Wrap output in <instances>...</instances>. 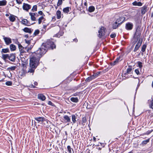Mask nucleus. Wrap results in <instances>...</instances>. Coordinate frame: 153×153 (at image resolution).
<instances>
[{"label":"nucleus","mask_w":153,"mask_h":153,"mask_svg":"<svg viewBox=\"0 0 153 153\" xmlns=\"http://www.w3.org/2000/svg\"><path fill=\"white\" fill-rule=\"evenodd\" d=\"M39 52L37 51L36 54L33 52L32 53L30 57V66L27 71V73H31L33 75L35 69L39 63V61L41 57V54H38Z\"/></svg>","instance_id":"nucleus-1"},{"label":"nucleus","mask_w":153,"mask_h":153,"mask_svg":"<svg viewBox=\"0 0 153 153\" xmlns=\"http://www.w3.org/2000/svg\"><path fill=\"white\" fill-rule=\"evenodd\" d=\"M56 47V45L52 41V39H49L47 40L45 43L43 44L41 47L34 52L36 54V52L39 51V53H38V54H41L42 57L47 52L48 49L52 50L54 48H55Z\"/></svg>","instance_id":"nucleus-2"},{"label":"nucleus","mask_w":153,"mask_h":153,"mask_svg":"<svg viewBox=\"0 0 153 153\" xmlns=\"http://www.w3.org/2000/svg\"><path fill=\"white\" fill-rule=\"evenodd\" d=\"M141 34V33L137 30L134 36V39L135 40L134 41L135 42L134 44H135L140 39H141L140 38Z\"/></svg>","instance_id":"nucleus-3"},{"label":"nucleus","mask_w":153,"mask_h":153,"mask_svg":"<svg viewBox=\"0 0 153 153\" xmlns=\"http://www.w3.org/2000/svg\"><path fill=\"white\" fill-rule=\"evenodd\" d=\"M143 41L142 39H139L137 42L136 45H135V47L134 49V52H136L139 48L140 47L142 44Z\"/></svg>","instance_id":"nucleus-4"},{"label":"nucleus","mask_w":153,"mask_h":153,"mask_svg":"<svg viewBox=\"0 0 153 153\" xmlns=\"http://www.w3.org/2000/svg\"><path fill=\"white\" fill-rule=\"evenodd\" d=\"M98 36L100 37H101L105 35V30L104 27H102L98 31Z\"/></svg>","instance_id":"nucleus-5"},{"label":"nucleus","mask_w":153,"mask_h":153,"mask_svg":"<svg viewBox=\"0 0 153 153\" xmlns=\"http://www.w3.org/2000/svg\"><path fill=\"white\" fill-rule=\"evenodd\" d=\"M148 6L145 5L141 8V13L142 15H144L148 10Z\"/></svg>","instance_id":"nucleus-6"},{"label":"nucleus","mask_w":153,"mask_h":153,"mask_svg":"<svg viewBox=\"0 0 153 153\" xmlns=\"http://www.w3.org/2000/svg\"><path fill=\"white\" fill-rule=\"evenodd\" d=\"M3 39L5 42L6 44L7 45H9L11 43V39L9 37H5L4 36H3Z\"/></svg>","instance_id":"nucleus-7"},{"label":"nucleus","mask_w":153,"mask_h":153,"mask_svg":"<svg viewBox=\"0 0 153 153\" xmlns=\"http://www.w3.org/2000/svg\"><path fill=\"white\" fill-rule=\"evenodd\" d=\"M21 22L23 25L27 26H30L31 25H33L35 23H34L31 24L27 19H22Z\"/></svg>","instance_id":"nucleus-8"},{"label":"nucleus","mask_w":153,"mask_h":153,"mask_svg":"<svg viewBox=\"0 0 153 153\" xmlns=\"http://www.w3.org/2000/svg\"><path fill=\"white\" fill-rule=\"evenodd\" d=\"M16 56L15 53H11L9 54L8 59L12 62H14L16 59Z\"/></svg>","instance_id":"nucleus-9"},{"label":"nucleus","mask_w":153,"mask_h":153,"mask_svg":"<svg viewBox=\"0 0 153 153\" xmlns=\"http://www.w3.org/2000/svg\"><path fill=\"white\" fill-rule=\"evenodd\" d=\"M133 25L131 22H128L126 24V28L128 30H131L133 27Z\"/></svg>","instance_id":"nucleus-10"},{"label":"nucleus","mask_w":153,"mask_h":153,"mask_svg":"<svg viewBox=\"0 0 153 153\" xmlns=\"http://www.w3.org/2000/svg\"><path fill=\"white\" fill-rule=\"evenodd\" d=\"M121 56H119L113 62H111L110 64L111 66H114L117 64L120 61L122 60L120 59Z\"/></svg>","instance_id":"nucleus-11"},{"label":"nucleus","mask_w":153,"mask_h":153,"mask_svg":"<svg viewBox=\"0 0 153 153\" xmlns=\"http://www.w3.org/2000/svg\"><path fill=\"white\" fill-rule=\"evenodd\" d=\"M125 18L124 17H121L117 19L116 21L121 25L125 21Z\"/></svg>","instance_id":"nucleus-12"},{"label":"nucleus","mask_w":153,"mask_h":153,"mask_svg":"<svg viewBox=\"0 0 153 153\" xmlns=\"http://www.w3.org/2000/svg\"><path fill=\"white\" fill-rule=\"evenodd\" d=\"M34 119L35 120L37 121L38 123L41 122L43 123L46 120V119L44 117H35Z\"/></svg>","instance_id":"nucleus-13"},{"label":"nucleus","mask_w":153,"mask_h":153,"mask_svg":"<svg viewBox=\"0 0 153 153\" xmlns=\"http://www.w3.org/2000/svg\"><path fill=\"white\" fill-rule=\"evenodd\" d=\"M31 17V19L33 21H35L36 20V18L35 17V16H36V15H38V14L36 13H29Z\"/></svg>","instance_id":"nucleus-14"},{"label":"nucleus","mask_w":153,"mask_h":153,"mask_svg":"<svg viewBox=\"0 0 153 153\" xmlns=\"http://www.w3.org/2000/svg\"><path fill=\"white\" fill-rule=\"evenodd\" d=\"M31 7V5L25 3H23V8L24 10H28L30 9Z\"/></svg>","instance_id":"nucleus-15"},{"label":"nucleus","mask_w":153,"mask_h":153,"mask_svg":"<svg viewBox=\"0 0 153 153\" xmlns=\"http://www.w3.org/2000/svg\"><path fill=\"white\" fill-rule=\"evenodd\" d=\"M63 120L65 123H69L71 121L70 117L67 115L64 116Z\"/></svg>","instance_id":"nucleus-16"},{"label":"nucleus","mask_w":153,"mask_h":153,"mask_svg":"<svg viewBox=\"0 0 153 153\" xmlns=\"http://www.w3.org/2000/svg\"><path fill=\"white\" fill-rule=\"evenodd\" d=\"M22 30L26 33H31L32 32L33 30H32L31 28H30L28 27H25L23 29H22Z\"/></svg>","instance_id":"nucleus-17"},{"label":"nucleus","mask_w":153,"mask_h":153,"mask_svg":"<svg viewBox=\"0 0 153 153\" xmlns=\"http://www.w3.org/2000/svg\"><path fill=\"white\" fill-rule=\"evenodd\" d=\"M148 103L149 108L153 109V99L148 100Z\"/></svg>","instance_id":"nucleus-18"},{"label":"nucleus","mask_w":153,"mask_h":153,"mask_svg":"<svg viewBox=\"0 0 153 153\" xmlns=\"http://www.w3.org/2000/svg\"><path fill=\"white\" fill-rule=\"evenodd\" d=\"M71 8L69 7H67L64 8L63 10V12L65 13H68L70 11V10H71Z\"/></svg>","instance_id":"nucleus-19"},{"label":"nucleus","mask_w":153,"mask_h":153,"mask_svg":"<svg viewBox=\"0 0 153 153\" xmlns=\"http://www.w3.org/2000/svg\"><path fill=\"white\" fill-rule=\"evenodd\" d=\"M132 4L134 6H141L142 5V3L140 2H137L135 1L132 3Z\"/></svg>","instance_id":"nucleus-20"},{"label":"nucleus","mask_w":153,"mask_h":153,"mask_svg":"<svg viewBox=\"0 0 153 153\" xmlns=\"http://www.w3.org/2000/svg\"><path fill=\"white\" fill-rule=\"evenodd\" d=\"M38 98L42 101H44L45 100L46 98L44 95L41 94H38Z\"/></svg>","instance_id":"nucleus-21"},{"label":"nucleus","mask_w":153,"mask_h":153,"mask_svg":"<svg viewBox=\"0 0 153 153\" xmlns=\"http://www.w3.org/2000/svg\"><path fill=\"white\" fill-rule=\"evenodd\" d=\"M120 25V23H118L116 21L113 24L112 27L114 29H116Z\"/></svg>","instance_id":"nucleus-22"},{"label":"nucleus","mask_w":153,"mask_h":153,"mask_svg":"<svg viewBox=\"0 0 153 153\" xmlns=\"http://www.w3.org/2000/svg\"><path fill=\"white\" fill-rule=\"evenodd\" d=\"M94 77L92 75L91 76L88 77L87 78L85 79V81L87 82H89L90 81H91L92 80L94 79Z\"/></svg>","instance_id":"nucleus-23"},{"label":"nucleus","mask_w":153,"mask_h":153,"mask_svg":"<svg viewBox=\"0 0 153 153\" xmlns=\"http://www.w3.org/2000/svg\"><path fill=\"white\" fill-rule=\"evenodd\" d=\"M72 121L74 124L75 123L76 121V119L77 118L76 115L72 114L71 115Z\"/></svg>","instance_id":"nucleus-24"},{"label":"nucleus","mask_w":153,"mask_h":153,"mask_svg":"<svg viewBox=\"0 0 153 153\" xmlns=\"http://www.w3.org/2000/svg\"><path fill=\"white\" fill-rule=\"evenodd\" d=\"M128 67L127 69L126 72L125 74L126 75H127L128 74H130L132 71V68L131 66H129Z\"/></svg>","instance_id":"nucleus-25"},{"label":"nucleus","mask_w":153,"mask_h":153,"mask_svg":"<svg viewBox=\"0 0 153 153\" xmlns=\"http://www.w3.org/2000/svg\"><path fill=\"white\" fill-rule=\"evenodd\" d=\"M9 19L11 22H14L16 20L15 16L13 15H11L9 17Z\"/></svg>","instance_id":"nucleus-26"},{"label":"nucleus","mask_w":153,"mask_h":153,"mask_svg":"<svg viewBox=\"0 0 153 153\" xmlns=\"http://www.w3.org/2000/svg\"><path fill=\"white\" fill-rule=\"evenodd\" d=\"M10 48L11 51H15L16 48V46L13 44H11L10 45Z\"/></svg>","instance_id":"nucleus-27"},{"label":"nucleus","mask_w":153,"mask_h":153,"mask_svg":"<svg viewBox=\"0 0 153 153\" xmlns=\"http://www.w3.org/2000/svg\"><path fill=\"white\" fill-rule=\"evenodd\" d=\"M9 56L8 54H2V58L4 60H5L7 59H9Z\"/></svg>","instance_id":"nucleus-28"},{"label":"nucleus","mask_w":153,"mask_h":153,"mask_svg":"<svg viewBox=\"0 0 153 153\" xmlns=\"http://www.w3.org/2000/svg\"><path fill=\"white\" fill-rule=\"evenodd\" d=\"M70 100L76 103L78 101V99L77 97H71L70 98Z\"/></svg>","instance_id":"nucleus-29"},{"label":"nucleus","mask_w":153,"mask_h":153,"mask_svg":"<svg viewBox=\"0 0 153 153\" xmlns=\"http://www.w3.org/2000/svg\"><path fill=\"white\" fill-rule=\"evenodd\" d=\"M9 50L8 48L2 49L1 51V52L2 53H9Z\"/></svg>","instance_id":"nucleus-30"},{"label":"nucleus","mask_w":153,"mask_h":153,"mask_svg":"<svg viewBox=\"0 0 153 153\" xmlns=\"http://www.w3.org/2000/svg\"><path fill=\"white\" fill-rule=\"evenodd\" d=\"M7 1L6 0L0 1V6H5L7 4Z\"/></svg>","instance_id":"nucleus-31"},{"label":"nucleus","mask_w":153,"mask_h":153,"mask_svg":"<svg viewBox=\"0 0 153 153\" xmlns=\"http://www.w3.org/2000/svg\"><path fill=\"white\" fill-rule=\"evenodd\" d=\"M57 17L58 19H59L61 17V12L60 11L58 10L57 11L56 13Z\"/></svg>","instance_id":"nucleus-32"},{"label":"nucleus","mask_w":153,"mask_h":153,"mask_svg":"<svg viewBox=\"0 0 153 153\" xmlns=\"http://www.w3.org/2000/svg\"><path fill=\"white\" fill-rule=\"evenodd\" d=\"M147 45V44L146 43L144 44L143 45L141 49V51L143 52H144L145 51Z\"/></svg>","instance_id":"nucleus-33"},{"label":"nucleus","mask_w":153,"mask_h":153,"mask_svg":"<svg viewBox=\"0 0 153 153\" xmlns=\"http://www.w3.org/2000/svg\"><path fill=\"white\" fill-rule=\"evenodd\" d=\"M95 10L94 7L93 6H91L89 7L88 8V11L90 12H93Z\"/></svg>","instance_id":"nucleus-34"},{"label":"nucleus","mask_w":153,"mask_h":153,"mask_svg":"<svg viewBox=\"0 0 153 153\" xmlns=\"http://www.w3.org/2000/svg\"><path fill=\"white\" fill-rule=\"evenodd\" d=\"M63 33H64L62 31H59L58 33L55 35V36L58 37H59L63 35Z\"/></svg>","instance_id":"nucleus-35"},{"label":"nucleus","mask_w":153,"mask_h":153,"mask_svg":"<svg viewBox=\"0 0 153 153\" xmlns=\"http://www.w3.org/2000/svg\"><path fill=\"white\" fill-rule=\"evenodd\" d=\"M100 73V71H98L92 75V76H94V79L99 75Z\"/></svg>","instance_id":"nucleus-36"},{"label":"nucleus","mask_w":153,"mask_h":153,"mask_svg":"<svg viewBox=\"0 0 153 153\" xmlns=\"http://www.w3.org/2000/svg\"><path fill=\"white\" fill-rule=\"evenodd\" d=\"M16 68V66H11V67L8 68L7 69V70H10L13 71L15 70Z\"/></svg>","instance_id":"nucleus-37"},{"label":"nucleus","mask_w":153,"mask_h":153,"mask_svg":"<svg viewBox=\"0 0 153 153\" xmlns=\"http://www.w3.org/2000/svg\"><path fill=\"white\" fill-rule=\"evenodd\" d=\"M40 32L39 30L37 29L35 30L33 34V36H34L38 34Z\"/></svg>","instance_id":"nucleus-38"},{"label":"nucleus","mask_w":153,"mask_h":153,"mask_svg":"<svg viewBox=\"0 0 153 153\" xmlns=\"http://www.w3.org/2000/svg\"><path fill=\"white\" fill-rule=\"evenodd\" d=\"M149 140L150 139H148L146 140L143 141L142 143V144L143 145H145L146 144L148 143L149 142Z\"/></svg>","instance_id":"nucleus-39"},{"label":"nucleus","mask_w":153,"mask_h":153,"mask_svg":"<svg viewBox=\"0 0 153 153\" xmlns=\"http://www.w3.org/2000/svg\"><path fill=\"white\" fill-rule=\"evenodd\" d=\"M67 149L69 153H71V149H72L73 151V153L74 152L73 150L71 148V146H67Z\"/></svg>","instance_id":"nucleus-40"},{"label":"nucleus","mask_w":153,"mask_h":153,"mask_svg":"<svg viewBox=\"0 0 153 153\" xmlns=\"http://www.w3.org/2000/svg\"><path fill=\"white\" fill-rule=\"evenodd\" d=\"M43 19H44V17L43 16H42L39 18L38 20V24H41V23L42 22V20H43Z\"/></svg>","instance_id":"nucleus-41"},{"label":"nucleus","mask_w":153,"mask_h":153,"mask_svg":"<svg viewBox=\"0 0 153 153\" xmlns=\"http://www.w3.org/2000/svg\"><path fill=\"white\" fill-rule=\"evenodd\" d=\"M87 121L86 118L85 117H84L82 118V124L85 123Z\"/></svg>","instance_id":"nucleus-42"},{"label":"nucleus","mask_w":153,"mask_h":153,"mask_svg":"<svg viewBox=\"0 0 153 153\" xmlns=\"http://www.w3.org/2000/svg\"><path fill=\"white\" fill-rule=\"evenodd\" d=\"M138 64V66L140 68H141L143 67L142 63L140 61H138L137 62Z\"/></svg>","instance_id":"nucleus-43"},{"label":"nucleus","mask_w":153,"mask_h":153,"mask_svg":"<svg viewBox=\"0 0 153 153\" xmlns=\"http://www.w3.org/2000/svg\"><path fill=\"white\" fill-rule=\"evenodd\" d=\"M23 50L25 51V53L29 52V50L28 48V46L24 47Z\"/></svg>","instance_id":"nucleus-44"},{"label":"nucleus","mask_w":153,"mask_h":153,"mask_svg":"<svg viewBox=\"0 0 153 153\" xmlns=\"http://www.w3.org/2000/svg\"><path fill=\"white\" fill-rule=\"evenodd\" d=\"M5 84L7 86H11L12 82L11 81H7L5 82Z\"/></svg>","instance_id":"nucleus-45"},{"label":"nucleus","mask_w":153,"mask_h":153,"mask_svg":"<svg viewBox=\"0 0 153 153\" xmlns=\"http://www.w3.org/2000/svg\"><path fill=\"white\" fill-rule=\"evenodd\" d=\"M24 48V47H22V48H20L19 49V51L20 52V54L21 55H22V53H24V52H25V51H24L23 50Z\"/></svg>","instance_id":"nucleus-46"},{"label":"nucleus","mask_w":153,"mask_h":153,"mask_svg":"<svg viewBox=\"0 0 153 153\" xmlns=\"http://www.w3.org/2000/svg\"><path fill=\"white\" fill-rule=\"evenodd\" d=\"M62 0H58V2L57 4V6H59L61 5L62 3Z\"/></svg>","instance_id":"nucleus-47"},{"label":"nucleus","mask_w":153,"mask_h":153,"mask_svg":"<svg viewBox=\"0 0 153 153\" xmlns=\"http://www.w3.org/2000/svg\"><path fill=\"white\" fill-rule=\"evenodd\" d=\"M37 10V6L36 5H34L32 9V10L36 11Z\"/></svg>","instance_id":"nucleus-48"},{"label":"nucleus","mask_w":153,"mask_h":153,"mask_svg":"<svg viewBox=\"0 0 153 153\" xmlns=\"http://www.w3.org/2000/svg\"><path fill=\"white\" fill-rule=\"evenodd\" d=\"M134 71L136 74H137V75H139L140 74V73L139 72L138 69H136Z\"/></svg>","instance_id":"nucleus-49"},{"label":"nucleus","mask_w":153,"mask_h":153,"mask_svg":"<svg viewBox=\"0 0 153 153\" xmlns=\"http://www.w3.org/2000/svg\"><path fill=\"white\" fill-rule=\"evenodd\" d=\"M38 13L39 14L42 15V16H45L44 14L41 11H40L38 12Z\"/></svg>","instance_id":"nucleus-50"},{"label":"nucleus","mask_w":153,"mask_h":153,"mask_svg":"<svg viewBox=\"0 0 153 153\" xmlns=\"http://www.w3.org/2000/svg\"><path fill=\"white\" fill-rule=\"evenodd\" d=\"M116 36V34L115 33H114V34H111L110 35V36L111 38H114L115 37V36Z\"/></svg>","instance_id":"nucleus-51"},{"label":"nucleus","mask_w":153,"mask_h":153,"mask_svg":"<svg viewBox=\"0 0 153 153\" xmlns=\"http://www.w3.org/2000/svg\"><path fill=\"white\" fill-rule=\"evenodd\" d=\"M84 3V5L85 6H86L87 5V3L86 0H82V4Z\"/></svg>","instance_id":"nucleus-52"},{"label":"nucleus","mask_w":153,"mask_h":153,"mask_svg":"<svg viewBox=\"0 0 153 153\" xmlns=\"http://www.w3.org/2000/svg\"><path fill=\"white\" fill-rule=\"evenodd\" d=\"M25 41L26 43H27V44H30V42H31L30 40H28L26 39H25Z\"/></svg>","instance_id":"nucleus-53"},{"label":"nucleus","mask_w":153,"mask_h":153,"mask_svg":"<svg viewBox=\"0 0 153 153\" xmlns=\"http://www.w3.org/2000/svg\"><path fill=\"white\" fill-rule=\"evenodd\" d=\"M153 131V130H152L151 131H147V132L146 133V134H149L151 132H152Z\"/></svg>","instance_id":"nucleus-54"},{"label":"nucleus","mask_w":153,"mask_h":153,"mask_svg":"<svg viewBox=\"0 0 153 153\" xmlns=\"http://www.w3.org/2000/svg\"><path fill=\"white\" fill-rule=\"evenodd\" d=\"M33 47V46H32V45H30V47L28 46V48L29 50V51H30L31 49Z\"/></svg>","instance_id":"nucleus-55"},{"label":"nucleus","mask_w":153,"mask_h":153,"mask_svg":"<svg viewBox=\"0 0 153 153\" xmlns=\"http://www.w3.org/2000/svg\"><path fill=\"white\" fill-rule=\"evenodd\" d=\"M48 104L49 105H51L52 106H53V104L52 103V102L51 101H49L48 102Z\"/></svg>","instance_id":"nucleus-56"},{"label":"nucleus","mask_w":153,"mask_h":153,"mask_svg":"<svg viewBox=\"0 0 153 153\" xmlns=\"http://www.w3.org/2000/svg\"><path fill=\"white\" fill-rule=\"evenodd\" d=\"M16 1L17 3L19 4L22 3V2L20 1V0H16Z\"/></svg>","instance_id":"nucleus-57"},{"label":"nucleus","mask_w":153,"mask_h":153,"mask_svg":"<svg viewBox=\"0 0 153 153\" xmlns=\"http://www.w3.org/2000/svg\"><path fill=\"white\" fill-rule=\"evenodd\" d=\"M22 47H23L21 44H20L18 45V48L19 49L20 48H22Z\"/></svg>","instance_id":"nucleus-58"},{"label":"nucleus","mask_w":153,"mask_h":153,"mask_svg":"<svg viewBox=\"0 0 153 153\" xmlns=\"http://www.w3.org/2000/svg\"><path fill=\"white\" fill-rule=\"evenodd\" d=\"M15 43L17 44L18 45V46L20 44L19 42L17 40L16 41Z\"/></svg>","instance_id":"nucleus-59"},{"label":"nucleus","mask_w":153,"mask_h":153,"mask_svg":"<svg viewBox=\"0 0 153 153\" xmlns=\"http://www.w3.org/2000/svg\"><path fill=\"white\" fill-rule=\"evenodd\" d=\"M73 40L76 42H77L78 41V40L76 38L74 39Z\"/></svg>","instance_id":"nucleus-60"},{"label":"nucleus","mask_w":153,"mask_h":153,"mask_svg":"<svg viewBox=\"0 0 153 153\" xmlns=\"http://www.w3.org/2000/svg\"><path fill=\"white\" fill-rule=\"evenodd\" d=\"M34 84L35 85H37V84H38V83H37V82H35L34 83Z\"/></svg>","instance_id":"nucleus-61"},{"label":"nucleus","mask_w":153,"mask_h":153,"mask_svg":"<svg viewBox=\"0 0 153 153\" xmlns=\"http://www.w3.org/2000/svg\"><path fill=\"white\" fill-rule=\"evenodd\" d=\"M25 37L27 38L28 37V34H26L25 36Z\"/></svg>","instance_id":"nucleus-62"},{"label":"nucleus","mask_w":153,"mask_h":153,"mask_svg":"<svg viewBox=\"0 0 153 153\" xmlns=\"http://www.w3.org/2000/svg\"><path fill=\"white\" fill-rule=\"evenodd\" d=\"M131 77H133V78H134V79L138 78L137 77H134L133 76H132L131 75Z\"/></svg>","instance_id":"nucleus-63"},{"label":"nucleus","mask_w":153,"mask_h":153,"mask_svg":"<svg viewBox=\"0 0 153 153\" xmlns=\"http://www.w3.org/2000/svg\"><path fill=\"white\" fill-rule=\"evenodd\" d=\"M46 27V25H43V28L44 29H45Z\"/></svg>","instance_id":"nucleus-64"}]
</instances>
